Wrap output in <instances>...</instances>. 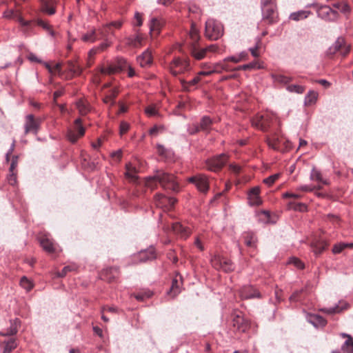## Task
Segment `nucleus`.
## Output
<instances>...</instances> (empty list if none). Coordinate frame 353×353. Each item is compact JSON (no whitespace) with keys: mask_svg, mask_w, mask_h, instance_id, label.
Segmentation results:
<instances>
[{"mask_svg":"<svg viewBox=\"0 0 353 353\" xmlns=\"http://www.w3.org/2000/svg\"><path fill=\"white\" fill-rule=\"evenodd\" d=\"M157 182L159 183L164 189L170 190L173 192H178L179 190V186L176 181L175 176L163 170H157L153 176L147 178L145 185L150 188L154 189L155 188L154 183Z\"/></svg>","mask_w":353,"mask_h":353,"instance_id":"obj_1","label":"nucleus"},{"mask_svg":"<svg viewBox=\"0 0 353 353\" xmlns=\"http://www.w3.org/2000/svg\"><path fill=\"white\" fill-rule=\"evenodd\" d=\"M191 69L190 60L187 58L174 57L170 63V71L174 77L190 72Z\"/></svg>","mask_w":353,"mask_h":353,"instance_id":"obj_2","label":"nucleus"},{"mask_svg":"<svg viewBox=\"0 0 353 353\" xmlns=\"http://www.w3.org/2000/svg\"><path fill=\"white\" fill-rule=\"evenodd\" d=\"M205 36L211 40L219 39L223 34V26L221 22L209 19L205 22Z\"/></svg>","mask_w":353,"mask_h":353,"instance_id":"obj_3","label":"nucleus"},{"mask_svg":"<svg viewBox=\"0 0 353 353\" xmlns=\"http://www.w3.org/2000/svg\"><path fill=\"white\" fill-rule=\"evenodd\" d=\"M306 7H314L316 10L318 17L325 21H335L339 16L338 12L333 10L329 6H319L318 4L312 3L308 4Z\"/></svg>","mask_w":353,"mask_h":353,"instance_id":"obj_4","label":"nucleus"},{"mask_svg":"<svg viewBox=\"0 0 353 353\" xmlns=\"http://www.w3.org/2000/svg\"><path fill=\"white\" fill-rule=\"evenodd\" d=\"M227 161L228 156L223 153L207 159L205 161V168L210 171L217 172L225 165Z\"/></svg>","mask_w":353,"mask_h":353,"instance_id":"obj_5","label":"nucleus"},{"mask_svg":"<svg viewBox=\"0 0 353 353\" xmlns=\"http://www.w3.org/2000/svg\"><path fill=\"white\" fill-rule=\"evenodd\" d=\"M41 121V119L35 118L33 114H28L26 117V122L24 124L25 134L30 132L35 135L37 134L40 129Z\"/></svg>","mask_w":353,"mask_h":353,"instance_id":"obj_6","label":"nucleus"},{"mask_svg":"<svg viewBox=\"0 0 353 353\" xmlns=\"http://www.w3.org/2000/svg\"><path fill=\"white\" fill-rule=\"evenodd\" d=\"M232 325L237 331L245 332L250 327L249 321L245 319L241 312L234 311L232 314Z\"/></svg>","mask_w":353,"mask_h":353,"instance_id":"obj_7","label":"nucleus"},{"mask_svg":"<svg viewBox=\"0 0 353 353\" xmlns=\"http://www.w3.org/2000/svg\"><path fill=\"white\" fill-rule=\"evenodd\" d=\"M212 266L216 269H221L225 272H230L234 270V266L231 261L225 257L216 255L211 259Z\"/></svg>","mask_w":353,"mask_h":353,"instance_id":"obj_8","label":"nucleus"},{"mask_svg":"<svg viewBox=\"0 0 353 353\" xmlns=\"http://www.w3.org/2000/svg\"><path fill=\"white\" fill-rule=\"evenodd\" d=\"M188 181L194 184L197 190L202 193H206L209 190L208 179L204 174H199L192 176L188 178Z\"/></svg>","mask_w":353,"mask_h":353,"instance_id":"obj_9","label":"nucleus"},{"mask_svg":"<svg viewBox=\"0 0 353 353\" xmlns=\"http://www.w3.org/2000/svg\"><path fill=\"white\" fill-rule=\"evenodd\" d=\"M350 50V46L345 44V39L343 37H339L334 43L328 48L327 54L333 55L337 52H340L345 57L349 53Z\"/></svg>","mask_w":353,"mask_h":353,"instance_id":"obj_10","label":"nucleus"},{"mask_svg":"<svg viewBox=\"0 0 353 353\" xmlns=\"http://www.w3.org/2000/svg\"><path fill=\"white\" fill-rule=\"evenodd\" d=\"M176 202V199L175 198L168 197L162 194H157L154 196V203L158 208H172Z\"/></svg>","mask_w":353,"mask_h":353,"instance_id":"obj_11","label":"nucleus"},{"mask_svg":"<svg viewBox=\"0 0 353 353\" xmlns=\"http://www.w3.org/2000/svg\"><path fill=\"white\" fill-rule=\"evenodd\" d=\"M241 299H249L261 298L260 292L252 285H245L239 291Z\"/></svg>","mask_w":353,"mask_h":353,"instance_id":"obj_12","label":"nucleus"},{"mask_svg":"<svg viewBox=\"0 0 353 353\" xmlns=\"http://www.w3.org/2000/svg\"><path fill=\"white\" fill-rule=\"evenodd\" d=\"M213 47L214 46H210L206 48H200L196 44H192L190 48V53L195 59L201 60L205 57L208 50H212Z\"/></svg>","mask_w":353,"mask_h":353,"instance_id":"obj_13","label":"nucleus"},{"mask_svg":"<svg viewBox=\"0 0 353 353\" xmlns=\"http://www.w3.org/2000/svg\"><path fill=\"white\" fill-rule=\"evenodd\" d=\"M275 5L261 7L263 19L268 20V23L272 24L276 22Z\"/></svg>","mask_w":353,"mask_h":353,"instance_id":"obj_14","label":"nucleus"},{"mask_svg":"<svg viewBox=\"0 0 353 353\" xmlns=\"http://www.w3.org/2000/svg\"><path fill=\"white\" fill-rule=\"evenodd\" d=\"M259 193L260 188L259 186H255L250 190L248 196L250 205H259L262 203Z\"/></svg>","mask_w":353,"mask_h":353,"instance_id":"obj_15","label":"nucleus"},{"mask_svg":"<svg viewBox=\"0 0 353 353\" xmlns=\"http://www.w3.org/2000/svg\"><path fill=\"white\" fill-rule=\"evenodd\" d=\"M307 320L315 327H323L327 324V321L322 316L317 314H308L307 315Z\"/></svg>","mask_w":353,"mask_h":353,"instance_id":"obj_16","label":"nucleus"},{"mask_svg":"<svg viewBox=\"0 0 353 353\" xmlns=\"http://www.w3.org/2000/svg\"><path fill=\"white\" fill-rule=\"evenodd\" d=\"M180 283H181V276L176 274L175 278L172 279V285L168 292V294L173 299L181 292Z\"/></svg>","mask_w":353,"mask_h":353,"instance_id":"obj_17","label":"nucleus"},{"mask_svg":"<svg viewBox=\"0 0 353 353\" xmlns=\"http://www.w3.org/2000/svg\"><path fill=\"white\" fill-rule=\"evenodd\" d=\"M214 123V120L212 119L209 116H203L201 118L199 123V129L201 131L205 134H209L212 130V126Z\"/></svg>","mask_w":353,"mask_h":353,"instance_id":"obj_18","label":"nucleus"},{"mask_svg":"<svg viewBox=\"0 0 353 353\" xmlns=\"http://www.w3.org/2000/svg\"><path fill=\"white\" fill-rule=\"evenodd\" d=\"M137 61L142 68L148 67L152 63L151 52L148 49L137 57Z\"/></svg>","mask_w":353,"mask_h":353,"instance_id":"obj_19","label":"nucleus"},{"mask_svg":"<svg viewBox=\"0 0 353 353\" xmlns=\"http://www.w3.org/2000/svg\"><path fill=\"white\" fill-rule=\"evenodd\" d=\"M3 17L16 19L22 26H28L29 21H25L22 17L13 10H7L3 12Z\"/></svg>","mask_w":353,"mask_h":353,"instance_id":"obj_20","label":"nucleus"},{"mask_svg":"<svg viewBox=\"0 0 353 353\" xmlns=\"http://www.w3.org/2000/svg\"><path fill=\"white\" fill-rule=\"evenodd\" d=\"M125 177L129 179L131 182H136L138 179L137 170L130 162L125 165Z\"/></svg>","mask_w":353,"mask_h":353,"instance_id":"obj_21","label":"nucleus"},{"mask_svg":"<svg viewBox=\"0 0 353 353\" xmlns=\"http://www.w3.org/2000/svg\"><path fill=\"white\" fill-rule=\"evenodd\" d=\"M328 246V243L322 239L312 243L311 247L316 256L321 254Z\"/></svg>","mask_w":353,"mask_h":353,"instance_id":"obj_22","label":"nucleus"},{"mask_svg":"<svg viewBox=\"0 0 353 353\" xmlns=\"http://www.w3.org/2000/svg\"><path fill=\"white\" fill-rule=\"evenodd\" d=\"M142 37L137 32L134 35H130L125 39V43L130 47H138L141 44Z\"/></svg>","mask_w":353,"mask_h":353,"instance_id":"obj_23","label":"nucleus"},{"mask_svg":"<svg viewBox=\"0 0 353 353\" xmlns=\"http://www.w3.org/2000/svg\"><path fill=\"white\" fill-rule=\"evenodd\" d=\"M157 149L159 155L165 160H171L174 157V152L171 149L165 148L161 144H157Z\"/></svg>","mask_w":353,"mask_h":353,"instance_id":"obj_24","label":"nucleus"},{"mask_svg":"<svg viewBox=\"0 0 353 353\" xmlns=\"http://www.w3.org/2000/svg\"><path fill=\"white\" fill-rule=\"evenodd\" d=\"M201 74H197L190 81H185L184 79H179L180 83L183 89L185 91H189L192 87L196 86V84L201 81Z\"/></svg>","mask_w":353,"mask_h":353,"instance_id":"obj_25","label":"nucleus"},{"mask_svg":"<svg viewBox=\"0 0 353 353\" xmlns=\"http://www.w3.org/2000/svg\"><path fill=\"white\" fill-rule=\"evenodd\" d=\"M252 125L263 131H266L269 127V122L263 116H259L252 121Z\"/></svg>","mask_w":353,"mask_h":353,"instance_id":"obj_26","label":"nucleus"},{"mask_svg":"<svg viewBox=\"0 0 353 353\" xmlns=\"http://www.w3.org/2000/svg\"><path fill=\"white\" fill-rule=\"evenodd\" d=\"M119 274V270L117 268H107L102 274L103 279L108 282H112Z\"/></svg>","mask_w":353,"mask_h":353,"instance_id":"obj_27","label":"nucleus"},{"mask_svg":"<svg viewBox=\"0 0 353 353\" xmlns=\"http://www.w3.org/2000/svg\"><path fill=\"white\" fill-rule=\"evenodd\" d=\"M139 256L141 262L153 260L156 258L154 249L153 248H150L147 250L141 251L139 254Z\"/></svg>","mask_w":353,"mask_h":353,"instance_id":"obj_28","label":"nucleus"},{"mask_svg":"<svg viewBox=\"0 0 353 353\" xmlns=\"http://www.w3.org/2000/svg\"><path fill=\"white\" fill-rule=\"evenodd\" d=\"M244 243L250 248H255L256 246V237L253 232H248L243 234Z\"/></svg>","mask_w":353,"mask_h":353,"instance_id":"obj_29","label":"nucleus"},{"mask_svg":"<svg viewBox=\"0 0 353 353\" xmlns=\"http://www.w3.org/2000/svg\"><path fill=\"white\" fill-rule=\"evenodd\" d=\"M172 229L174 233L180 234L183 238H186L189 236V232L187 228L183 227L180 223H173L172 224Z\"/></svg>","mask_w":353,"mask_h":353,"instance_id":"obj_30","label":"nucleus"},{"mask_svg":"<svg viewBox=\"0 0 353 353\" xmlns=\"http://www.w3.org/2000/svg\"><path fill=\"white\" fill-rule=\"evenodd\" d=\"M312 12L310 10H299L290 14V19L296 21L305 19L311 14Z\"/></svg>","mask_w":353,"mask_h":353,"instance_id":"obj_31","label":"nucleus"},{"mask_svg":"<svg viewBox=\"0 0 353 353\" xmlns=\"http://www.w3.org/2000/svg\"><path fill=\"white\" fill-rule=\"evenodd\" d=\"M76 106L81 115H85L90 111V107L89 104L83 99H79L76 102Z\"/></svg>","mask_w":353,"mask_h":353,"instance_id":"obj_32","label":"nucleus"},{"mask_svg":"<svg viewBox=\"0 0 353 353\" xmlns=\"http://www.w3.org/2000/svg\"><path fill=\"white\" fill-rule=\"evenodd\" d=\"M40 245L48 253H53L55 250L52 241L48 238H41Z\"/></svg>","mask_w":353,"mask_h":353,"instance_id":"obj_33","label":"nucleus"},{"mask_svg":"<svg viewBox=\"0 0 353 353\" xmlns=\"http://www.w3.org/2000/svg\"><path fill=\"white\" fill-rule=\"evenodd\" d=\"M221 65L222 63H216L213 66H209V70H201L199 72V74L209 76L213 73H221L223 68Z\"/></svg>","mask_w":353,"mask_h":353,"instance_id":"obj_34","label":"nucleus"},{"mask_svg":"<svg viewBox=\"0 0 353 353\" xmlns=\"http://www.w3.org/2000/svg\"><path fill=\"white\" fill-rule=\"evenodd\" d=\"M343 336H347V339L344 342L341 346V350L345 353H353V339L351 336L343 334Z\"/></svg>","mask_w":353,"mask_h":353,"instance_id":"obj_35","label":"nucleus"},{"mask_svg":"<svg viewBox=\"0 0 353 353\" xmlns=\"http://www.w3.org/2000/svg\"><path fill=\"white\" fill-rule=\"evenodd\" d=\"M118 92L119 91L116 88L111 89L109 94L103 98V102L106 104L114 105L115 103L114 99L117 97Z\"/></svg>","mask_w":353,"mask_h":353,"instance_id":"obj_36","label":"nucleus"},{"mask_svg":"<svg viewBox=\"0 0 353 353\" xmlns=\"http://www.w3.org/2000/svg\"><path fill=\"white\" fill-rule=\"evenodd\" d=\"M20 324V321L18 319H15L13 322H11L10 327L6 330V332H0V334L3 336H12L17 332V327Z\"/></svg>","mask_w":353,"mask_h":353,"instance_id":"obj_37","label":"nucleus"},{"mask_svg":"<svg viewBox=\"0 0 353 353\" xmlns=\"http://www.w3.org/2000/svg\"><path fill=\"white\" fill-rule=\"evenodd\" d=\"M163 25V21L157 18H152L150 21V29L151 32L159 33L161 27Z\"/></svg>","mask_w":353,"mask_h":353,"instance_id":"obj_38","label":"nucleus"},{"mask_svg":"<svg viewBox=\"0 0 353 353\" xmlns=\"http://www.w3.org/2000/svg\"><path fill=\"white\" fill-rule=\"evenodd\" d=\"M272 78L274 80V81L285 85L289 83L290 81H292V77L285 76L281 74H272Z\"/></svg>","mask_w":353,"mask_h":353,"instance_id":"obj_39","label":"nucleus"},{"mask_svg":"<svg viewBox=\"0 0 353 353\" xmlns=\"http://www.w3.org/2000/svg\"><path fill=\"white\" fill-rule=\"evenodd\" d=\"M114 65L117 69V72L125 70L127 67L129 66V63L127 62V61L122 57L117 58Z\"/></svg>","mask_w":353,"mask_h":353,"instance_id":"obj_40","label":"nucleus"},{"mask_svg":"<svg viewBox=\"0 0 353 353\" xmlns=\"http://www.w3.org/2000/svg\"><path fill=\"white\" fill-rule=\"evenodd\" d=\"M310 179L312 181H316L322 183L323 184L327 185L328 183L326 180H323L321 176V173L319 170H317L315 168H313L310 173Z\"/></svg>","mask_w":353,"mask_h":353,"instance_id":"obj_41","label":"nucleus"},{"mask_svg":"<svg viewBox=\"0 0 353 353\" xmlns=\"http://www.w3.org/2000/svg\"><path fill=\"white\" fill-rule=\"evenodd\" d=\"M67 69L72 75H79L82 72L81 68L72 61H68Z\"/></svg>","mask_w":353,"mask_h":353,"instance_id":"obj_42","label":"nucleus"},{"mask_svg":"<svg viewBox=\"0 0 353 353\" xmlns=\"http://www.w3.org/2000/svg\"><path fill=\"white\" fill-rule=\"evenodd\" d=\"M97 39H98L97 37L96 32L94 30H92L91 31L85 33L82 36V40L85 42L93 43Z\"/></svg>","mask_w":353,"mask_h":353,"instance_id":"obj_43","label":"nucleus"},{"mask_svg":"<svg viewBox=\"0 0 353 353\" xmlns=\"http://www.w3.org/2000/svg\"><path fill=\"white\" fill-rule=\"evenodd\" d=\"M21 286L27 292L30 291L33 288V283L26 276H23L20 280Z\"/></svg>","mask_w":353,"mask_h":353,"instance_id":"obj_44","label":"nucleus"},{"mask_svg":"<svg viewBox=\"0 0 353 353\" xmlns=\"http://www.w3.org/2000/svg\"><path fill=\"white\" fill-rule=\"evenodd\" d=\"M317 93L313 90L309 91L305 98V103L306 105H311L314 103L317 99Z\"/></svg>","mask_w":353,"mask_h":353,"instance_id":"obj_45","label":"nucleus"},{"mask_svg":"<svg viewBox=\"0 0 353 353\" xmlns=\"http://www.w3.org/2000/svg\"><path fill=\"white\" fill-rule=\"evenodd\" d=\"M102 39H108L110 34H113L110 25L106 24L99 30Z\"/></svg>","mask_w":353,"mask_h":353,"instance_id":"obj_46","label":"nucleus"},{"mask_svg":"<svg viewBox=\"0 0 353 353\" xmlns=\"http://www.w3.org/2000/svg\"><path fill=\"white\" fill-rule=\"evenodd\" d=\"M286 89L290 92H295L297 94H302L305 91L304 87L299 85H290Z\"/></svg>","mask_w":353,"mask_h":353,"instance_id":"obj_47","label":"nucleus"},{"mask_svg":"<svg viewBox=\"0 0 353 353\" xmlns=\"http://www.w3.org/2000/svg\"><path fill=\"white\" fill-rule=\"evenodd\" d=\"M100 72L103 74H112L117 72V69L114 64L110 65L109 66L105 68L102 67L100 69Z\"/></svg>","mask_w":353,"mask_h":353,"instance_id":"obj_48","label":"nucleus"},{"mask_svg":"<svg viewBox=\"0 0 353 353\" xmlns=\"http://www.w3.org/2000/svg\"><path fill=\"white\" fill-rule=\"evenodd\" d=\"M280 176V174H272L265 179H263V183L266 185L270 186L272 185Z\"/></svg>","mask_w":353,"mask_h":353,"instance_id":"obj_49","label":"nucleus"},{"mask_svg":"<svg viewBox=\"0 0 353 353\" xmlns=\"http://www.w3.org/2000/svg\"><path fill=\"white\" fill-rule=\"evenodd\" d=\"M321 311L328 314H332L340 312L341 309L338 305H336L334 307L321 309Z\"/></svg>","mask_w":353,"mask_h":353,"instance_id":"obj_50","label":"nucleus"},{"mask_svg":"<svg viewBox=\"0 0 353 353\" xmlns=\"http://www.w3.org/2000/svg\"><path fill=\"white\" fill-rule=\"evenodd\" d=\"M145 112L149 117L159 116V112L154 105L146 107Z\"/></svg>","mask_w":353,"mask_h":353,"instance_id":"obj_51","label":"nucleus"},{"mask_svg":"<svg viewBox=\"0 0 353 353\" xmlns=\"http://www.w3.org/2000/svg\"><path fill=\"white\" fill-rule=\"evenodd\" d=\"M79 137L74 130H70L67 132V138L72 143H76Z\"/></svg>","mask_w":353,"mask_h":353,"instance_id":"obj_52","label":"nucleus"},{"mask_svg":"<svg viewBox=\"0 0 353 353\" xmlns=\"http://www.w3.org/2000/svg\"><path fill=\"white\" fill-rule=\"evenodd\" d=\"M256 68V63L252 62V63L245 64L243 65H240L237 68H235L233 69V70H251V69Z\"/></svg>","mask_w":353,"mask_h":353,"instance_id":"obj_53","label":"nucleus"},{"mask_svg":"<svg viewBox=\"0 0 353 353\" xmlns=\"http://www.w3.org/2000/svg\"><path fill=\"white\" fill-rule=\"evenodd\" d=\"M15 347L16 343L14 340H10L6 343L3 353H10L13 349L15 348Z\"/></svg>","mask_w":353,"mask_h":353,"instance_id":"obj_54","label":"nucleus"},{"mask_svg":"<svg viewBox=\"0 0 353 353\" xmlns=\"http://www.w3.org/2000/svg\"><path fill=\"white\" fill-rule=\"evenodd\" d=\"M289 263L293 264L298 269H303L304 268L303 263L296 257H292V258L290 259Z\"/></svg>","mask_w":353,"mask_h":353,"instance_id":"obj_55","label":"nucleus"},{"mask_svg":"<svg viewBox=\"0 0 353 353\" xmlns=\"http://www.w3.org/2000/svg\"><path fill=\"white\" fill-rule=\"evenodd\" d=\"M188 132L190 134L193 135L201 132V130L199 129L198 123H193L192 125L188 127Z\"/></svg>","mask_w":353,"mask_h":353,"instance_id":"obj_56","label":"nucleus"},{"mask_svg":"<svg viewBox=\"0 0 353 353\" xmlns=\"http://www.w3.org/2000/svg\"><path fill=\"white\" fill-rule=\"evenodd\" d=\"M105 40L104 42L99 44L96 48H97L98 51H103L106 50L110 45L111 42L108 41V39H103Z\"/></svg>","mask_w":353,"mask_h":353,"instance_id":"obj_57","label":"nucleus"},{"mask_svg":"<svg viewBox=\"0 0 353 353\" xmlns=\"http://www.w3.org/2000/svg\"><path fill=\"white\" fill-rule=\"evenodd\" d=\"M129 128H130L129 123H128L125 121H121L120 123V128H119L120 134L122 136L123 134L126 133L128 132V130H129Z\"/></svg>","mask_w":353,"mask_h":353,"instance_id":"obj_58","label":"nucleus"},{"mask_svg":"<svg viewBox=\"0 0 353 353\" xmlns=\"http://www.w3.org/2000/svg\"><path fill=\"white\" fill-rule=\"evenodd\" d=\"M8 181L12 185H16V183H17V175L14 172V171L10 172V174L8 176Z\"/></svg>","mask_w":353,"mask_h":353,"instance_id":"obj_59","label":"nucleus"},{"mask_svg":"<svg viewBox=\"0 0 353 353\" xmlns=\"http://www.w3.org/2000/svg\"><path fill=\"white\" fill-rule=\"evenodd\" d=\"M261 43V40L259 39L258 41L256 44V46L253 48H250L249 49L250 52H251L252 55L254 57H258L259 56V53L257 52L258 49L259 48V43Z\"/></svg>","mask_w":353,"mask_h":353,"instance_id":"obj_60","label":"nucleus"},{"mask_svg":"<svg viewBox=\"0 0 353 353\" xmlns=\"http://www.w3.org/2000/svg\"><path fill=\"white\" fill-rule=\"evenodd\" d=\"M342 244H343L342 243L335 244L332 248V252L334 254L341 253L345 249L343 245H342Z\"/></svg>","mask_w":353,"mask_h":353,"instance_id":"obj_61","label":"nucleus"},{"mask_svg":"<svg viewBox=\"0 0 353 353\" xmlns=\"http://www.w3.org/2000/svg\"><path fill=\"white\" fill-rule=\"evenodd\" d=\"M190 37L194 41H197L199 38L198 30L194 26L190 31Z\"/></svg>","mask_w":353,"mask_h":353,"instance_id":"obj_62","label":"nucleus"},{"mask_svg":"<svg viewBox=\"0 0 353 353\" xmlns=\"http://www.w3.org/2000/svg\"><path fill=\"white\" fill-rule=\"evenodd\" d=\"M18 164V156L14 155L12 158V161L10 167V172H12L15 170Z\"/></svg>","mask_w":353,"mask_h":353,"instance_id":"obj_63","label":"nucleus"},{"mask_svg":"<svg viewBox=\"0 0 353 353\" xmlns=\"http://www.w3.org/2000/svg\"><path fill=\"white\" fill-rule=\"evenodd\" d=\"M339 10H340L341 12L347 13L350 11V8L346 2L342 1L341 8H339Z\"/></svg>","mask_w":353,"mask_h":353,"instance_id":"obj_64","label":"nucleus"}]
</instances>
